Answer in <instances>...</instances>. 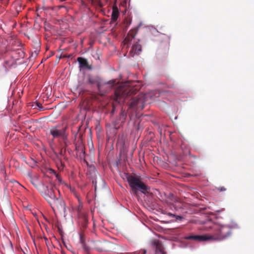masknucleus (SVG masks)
Masks as SVG:
<instances>
[{"label": "nucleus", "instance_id": "20e7f679", "mask_svg": "<svg viewBox=\"0 0 254 254\" xmlns=\"http://www.w3.org/2000/svg\"><path fill=\"white\" fill-rule=\"evenodd\" d=\"M54 188L55 186L51 184L50 187L45 186L44 189H40L41 194L49 204L54 202V200L57 197L55 194Z\"/></svg>", "mask_w": 254, "mask_h": 254}, {"label": "nucleus", "instance_id": "5701e85b", "mask_svg": "<svg viewBox=\"0 0 254 254\" xmlns=\"http://www.w3.org/2000/svg\"><path fill=\"white\" fill-rule=\"evenodd\" d=\"M120 116L123 118V120H125L126 117V114L123 111H122L120 113Z\"/></svg>", "mask_w": 254, "mask_h": 254}, {"label": "nucleus", "instance_id": "9d476101", "mask_svg": "<svg viewBox=\"0 0 254 254\" xmlns=\"http://www.w3.org/2000/svg\"><path fill=\"white\" fill-rule=\"evenodd\" d=\"M30 181L39 191H40V189L45 188V185L41 184L38 177L36 175L30 176Z\"/></svg>", "mask_w": 254, "mask_h": 254}, {"label": "nucleus", "instance_id": "f03ea898", "mask_svg": "<svg viewBox=\"0 0 254 254\" xmlns=\"http://www.w3.org/2000/svg\"><path fill=\"white\" fill-rule=\"evenodd\" d=\"M124 176L133 194H136L138 191L144 194L150 191V187L142 181L140 176L128 173H125Z\"/></svg>", "mask_w": 254, "mask_h": 254}, {"label": "nucleus", "instance_id": "aec40b11", "mask_svg": "<svg viewBox=\"0 0 254 254\" xmlns=\"http://www.w3.org/2000/svg\"><path fill=\"white\" fill-rule=\"evenodd\" d=\"M64 186L66 187L67 188L69 189L71 191H74V188L72 187L70 185H68V184H64Z\"/></svg>", "mask_w": 254, "mask_h": 254}, {"label": "nucleus", "instance_id": "a878e982", "mask_svg": "<svg viewBox=\"0 0 254 254\" xmlns=\"http://www.w3.org/2000/svg\"><path fill=\"white\" fill-rule=\"evenodd\" d=\"M140 252H135L134 254H139ZM142 254H146V251L143 250L142 252Z\"/></svg>", "mask_w": 254, "mask_h": 254}, {"label": "nucleus", "instance_id": "a211bd4d", "mask_svg": "<svg viewBox=\"0 0 254 254\" xmlns=\"http://www.w3.org/2000/svg\"><path fill=\"white\" fill-rule=\"evenodd\" d=\"M76 155L79 157V158L81 159V160H85V156H86V154H85V149H83V150L80 151L79 152H78L76 153Z\"/></svg>", "mask_w": 254, "mask_h": 254}, {"label": "nucleus", "instance_id": "2eb2a0df", "mask_svg": "<svg viewBox=\"0 0 254 254\" xmlns=\"http://www.w3.org/2000/svg\"><path fill=\"white\" fill-rule=\"evenodd\" d=\"M155 245L156 246V254H166L161 242L157 241L155 243Z\"/></svg>", "mask_w": 254, "mask_h": 254}, {"label": "nucleus", "instance_id": "473e14b6", "mask_svg": "<svg viewBox=\"0 0 254 254\" xmlns=\"http://www.w3.org/2000/svg\"><path fill=\"white\" fill-rule=\"evenodd\" d=\"M60 0V1H63V0Z\"/></svg>", "mask_w": 254, "mask_h": 254}, {"label": "nucleus", "instance_id": "423d86ee", "mask_svg": "<svg viewBox=\"0 0 254 254\" xmlns=\"http://www.w3.org/2000/svg\"><path fill=\"white\" fill-rule=\"evenodd\" d=\"M66 127H64L62 129H58L57 127H54L51 128L50 130V134L53 136L54 138L62 137L64 142L65 146L66 144L67 135L65 134Z\"/></svg>", "mask_w": 254, "mask_h": 254}, {"label": "nucleus", "instance_id": "b1692460", "mask_svg": "<svg viewBox=\"0 0 254 254\" xmlns=\"http://www.w3.org/2000/svg\"><path fill=\"white\" fill-rule=\"evenodd\" d=\"M166 214L167 215L169 216L170 217H171L172 218H174V217H175V216H176V215L172 214L171 213H167Z\"/></svg>", "mask_w": 254, "mask_h": 254}, {"label": "nucleus", "instance_id": "6ab92c4d", "mask_svg": "<svg viewBox=\"0 0 254 254\" xmlns=\"http://www.w3.org/2000/svg\"><path fill=\"white\" fill-rule=\"evenodd\" d=\"M81 218L83 220V221H84V222L85 224L87 223L88 220V217L87 216V215L86 214H85V213L81 214Z\"/></svg>", "mask_w": 254, "mask_h": 254}, {"label": "nucleus", "instance_id": "ddd939ff", "mask_svg": "<svg viewBox=\"0 0 254 254\" xmlns=\"http://www.w3.org/2000/svg\"><path fill=\"white\" fill-rule=\"evenodd\" d=\"M141 51V46L138 43V42H137L135 44L133 45L131 50L130 51V55L131 57H134L135 55H138Z\"/></svg>", "mask_w": 254, "mask_h": 254}, {"label": "nucleus", "instance_id": "f8f14e48", "mask_svg": "<svg viewBox=\"0 0 254 254\" xmlns=\"http://www.w3.org/2000/svg\"><path fill=\"white\" fill-rule=\"evenodd\" d=\"M77 61L79 63V67L80 68L90 70L92 69L91 65L89 64L88 61L86 59L81 57H78L77 58Z\"/></svg>", "mask_w": 254, "mask_h": 254}, {"label": "nucleus", "instance_id": "f257e3e1", "mask_svg": "<svg viewBox=\"0 0 254 254\" xmlns=\"http://www.w3.org/2000/svg\"><path fill=\"white\" fill-rule=\"evenodd\" d=\"M237 227V224L233 221L226 225L214 224L211 227L213 230L211 234L190 236L187 239L200 242L208 240L221 241L230 236L232 234V229Z\"/></svg>", "mask_w": 254, "mask_h": 254}, {"label": "nucleus", "instance_id": "4be33fe9", "mask_svg": "<svg viewBox=\"0 0 254 254\" xmlns=\"http://www.w3.org/2000/svg\"><path fill=\"white\" fill-rule=\"evenodd\" d=\"M217 190L219 191H222L226 190V189L224 187H220L216 188Z\"/></svg>", "mask_w": 254, "mask_h": 254}, {"label": "nucleus", "instance_id": "c85d7f7f", "mask_svg": "<svg viewBox=\"0 0 254 254\" xmlns=\"http://www.w3.org/2000/svg\"><path fill=\"white\" fill-rule=\"evenodd\" d=\"M81 207H82V205H79V206H78V210H79H79L80 209V208H81Z\"/></svg>", "mask_w": 254, "mask_h": 254}, {"label": "nucleus", "instance_id": "c756f323", "mask_svg": "<svg viewBox=\"0 0 254 254\" xmlns=\"http://www.w3.org/2000/svg\"><path fill=\"white\" fill-rule=\"evenodd\" d=\"M48 179L49 180V181L50 182V180H51V179H50V178H48Z\"/></svg>", "mask_w": 254, "mask_h": 254}, {"label": "nucleus", "instance_id": "6e6552de", "mask_svg": "<svg viewBox=\"0 0 254 254\" xmlns=\"http://www.w3.org/2000/svg\"><path fill=\"white\" fill-rule=\"evenodd\" d=\"M53 201L50 203L53 209L57 208L60 211H65V204L62 198L57 197Z\"/></svg>", "mask_w": 254, "mask_h": 254}, {"label": "nucleus", "instance_id": "cd10ccee", "mask_svg": "<svg viewBox=\"0 0 254 254\" xmlns=\"http://www.w3.org/2000/svg\"><path fill=\"white\" fill-rule=\"evenodd\" d=\"M58 7H59V9H60V8H63V7H65V6H64V5H60V6H58Z\"/></svg>", "mask_w": 254, "mask_h": 254}, {"label": "nucleus", "instance_id": "0eeeda50", "mask_svg": "<svg viewBox=\"0 0 254 254\" xmlns=\"http://www.w3.org/2000/svg\"><path fill=\"white\" fill-rule=\"evenodd\" d=\"M145 96L144 94H139L136 97L132 99L130 103V108L137 107L142 109L145 102Z\"/></svg>", "mask_w": 254, "mask_h": 254}, {"label": "nucleus", "instance_id": "bb28decb", "mask_svg": "<svg viewBox=\"0 0 254 254\" xmlns=\"http://www.w3.org/2000/svg\"><path fill=\"white\" fill-rule=\"evenodd\" d=\"M175 217L176 218V219H181L182 218V217L179 215H176Z\"/></svg>", "mask_w": 254, "mask_h": 254}, {"label": "nucleus", "instance_id": "39448f33", "mask_svg": "<svg viewBox=\"0 0 254 254\" xmlns=\"http://www.w3.org/2000/svg\"><path fill=\"white\" fill-rule=\"evenodd\" d=\"M116 83V80L115 79L106 82L102 79L97 87L100 94L103 95L108 92Z\"/></svg>", "mask_w": 254, "mask_h": 254}, {"label": "nucleus", "instance_id": "393cba45", "mask_svg": "<svg viewBox=\"0 0 254 254\" xmlns=\"http://www.w3.org/2000/svg\"><path fill=\"white\" fill-rule=\"evenodd\" d=\"M36 105L37 107H38L39 108H42V104L39 103V102H37L36 103Z\"/></svg>", "mask_w": 254, "mask_h": 254}, {"label": "nucleus", "instance_id": "f3484780", "mask_svg": "<svg viewBox=\"0 0 254 254\" xmlns=\"http://www.w3.org/2000/svg\"><path fill=\"white\" fill-rule=\"evenodd\" d=\"M54 173L56 176V180L58 181V183L59 184V185H63L64 186V184H66L65 183H64L62 178L61 177L60 175L57 173H56V172L54 171Z\"/></svg>", "mask_w": 254, "mask_h": 254}, {"label": "nucleus", "instance_id": "2f4dec72", "mask_svg": "<svg viewBox=\"0 0 254 254\" xmlns=\"http://www.w3.org/2000/svg\"><path fill=\"white\" fill-rule=\"evenodd\" d=\"M50 184H50V186L49 187H50V186H51V185L52 184H51V182H50Z\"/></svg>", "mask_w": 254, "mask_h": 254}, {"label": "nucleus", "instance_id": "9b49d317", "mask_svg": "<svg viewBox=\"0 0 254 254\" xmlns=\"http://www.w3.org/2000/svg\"><path fill=\"white\" fill-rule=\"evenodd\" d=\"M137 33V29L135 28L131 29L128 33L127 36L124 40V43L125 45H129L131 41L134 39Z\"/></svg>", "mask_w": 254, "mask_h": 254}, {"label": "nucleus", "instance_id": "4468645a", "mask_svg": "<svg viewBox=\"0 0 254 254\" xmlns=\"http://www.w3.org/2000/svg\"><path fill=\"white\" fill-rule=\"evenodd\" d=\"M119 16V10L118 8L116 5H114L113 6L112 12L111 15V19L113 22H115L117 21Z\"/></svg>", "mask_w": 254, "mask_h": 254}, {"label": "nucleus", "instance_id": "1a4fd4ad", "mask_svg": "<svg viewBox=\"0 0 254 254\" xmlns=\"http://www.w3.org/2000/svg\"><path fill=\"white\" fill-rule=\"evenodd\" d=\"M102 78L97 75H93L92 74H88L87 76V81L86 84H96L98 86L101 82Z\"/></svg>", "mask_w": 254, "mask_h": 254}, {"label": "nucleus", "instance_id": "dca6fc26", "mask_svg": "<svg viewBox=\"0 0 254 254\" xmlns=\"http://www.w3.org/2000/svg\"><path fill=\"white\" fill-rule=\"evenodd\" d=\"M75 146L76 153L84 149V147L81 142H79L78 144L75 143Z\"/></svg>", "mask_w": 254, "mask_h": 254}, {"label": "nucleus", "instance_id": "7c9ffc66", "mask_svg": "<svg viewBox=\"0 0 254 254\" xmlns=\"http://www.w3.org/2000/svg\"><path fill=\"white\" fill-rule=\"evenodd\" d=\"M64 158H65V159H67V158H65L64 156Z\"/></svg>", "mask_w": 254, "mask_h": 254}, {"label": "nucleus", "instance_id": "412c9836", "mask_svg": "<svg viewBox=\"0 0 254 254\" xmlns=\"http://www.w3.org/2000/svg\"><path fill=\"white\" fill-rule=\"evenodd\" d=\"M65 153V148H64V147H63L61 149V151H60V155L61 156L64 157Z\"/></svg>", "mask_w": 254, "mask_h": 254}, {"label": "nucleus", "instance_id": "7ed1b4c3", "mask_svg": "<svg viewBox=\"0 0 254 254\" xmlns=\"http://www.w3.org/2000/svg\"><path fill=\"white\" fill-rule=\"evenodd\" d=\"M135 94V90L131 89L126 85L119 87L115 92V101L118 103L124 101L128 96Z\"/></svg>", "mask_w": 254, "mask_h": 254}]
</instances>
